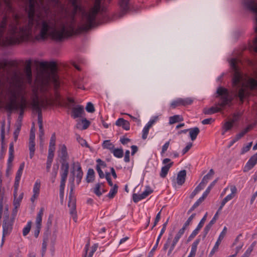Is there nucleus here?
I'll return each mask as SVG.
<instances>
[{
	"label": "nucleus",
	"mask_w": 257,
	"mask_h": 257,
	"mask_svg": "<svg viewBox=\"0 0 257 257\" xmlns=\"http://www.w3.org/2000/svg\"><path fill=\"white\" fill-rule=\"evenodd\" d=\"M68 1L71 5L72 10L70 13L65 11L66 18L62 22L61 31L56 30L55 24L50 21H42L40 32H77L75 31V15L78 12L81 13L82 16V22L80 29L88 31L95 26L97 15L104 10L101 6L102 0H95L94 6L89 13H86L84 11L79 4L78 0Z\"/></svg>",
	"instance_id": "f257e3e1"
},
{
	"label": "nucleus",
	"mask_w": 257,
	"mask_h": 257,
	"mask_svg": "<svg viewBox=\"0 0 257 257\" xmlns=\"http://www.w3.org/2000/svg\"><path fill=\"white\" fill-rule=\"evenodd\" d=\"M237 62L235 58L231 59L229 62L231 68L233 71L232 85L234 97L238 98L240 104H242L244 99L249 95L247 88L257 89V81L246 76H244L240 71Z\"/></svg>",
	"instance_id": "f03ea898"
},
{
	"label": "nucleus",
	"mask_w": 257,
	"mask_h": 257,
	"mask_svg": "<svg viewBox=\"0 0 257 257\" xmlns=\"http://www.w3.org/2000/svg\"><path fill=\"white\" fill-rule=\"evenodd\" d=\"M21 86L18 83L12 84L7 90L6 94L8 97L9 102L6 104L5 108L8 111V116H10L13 110H20L19 115L16 124L22 125L23 114L27 107V101L23 97L21 102L18 104L17 100L21 90Z\"/></svg>",
	"instance_id": "7ed1b4c3"
},
{
	"label": "nucleus",
	"mask_w": 257,
	"mask_h": 257,
	"mask_svg": "<svg viewBox=\"0 0 257 257\" xmlns=\"http://www.w3.org/2000/svg\"><path fill=\"white\" fill-rule=\"evenodd\" d=\"M32 33H0V46L8 47L28 41Z\"/></svg>",
	"instance_id": "20e7f679"
},
{
	"label": "nucleus",
	"mask_w": 257,
	"mask_h": 257,
	"mask_svg": "<svg viewBox=\"0 0 257 257\" xmlns=\"http://www.w3.org/2000/svg\"><path fill=\"white\" fill-rule=\"evenodd\" d=\"M79 33H38L36 39L38 41H44L48 38L57 42H61L65 40L72 39L77 37Z\"/></svg>",
	"instance_id": "39448f33"
},
{
	"label": "nucleus",
	"mask_w": 257,
	"mask_h": 257,
	"mask_svg": "<svg viewBox=\"0 0 257 257\" xmlns=\"http://www.w3.org/2000/svg\"><path fill=\"white\" fill-rule=\"evenodd\" d=\"M59 157L60 158L61 163L60 176H68L69 169V164L68 162L69 157L67 148L65 145L62 146L59 154Z\"/></svg>",
	"instance_id": "423d86ee"
},
{
	"label": "nucleus",
	"mask_w": 257,
	"mask_h": 257,
	"mask_svg": "<svg viewBox=\"0 0 257 257\" xmlns=\"http://www.w3.org/2000/svg\"><path fill=\"white\" fill-rule=\"evenodd\" d=\"M217 94L220 96L221 102L219 105L221 107H225L226 105L231 102L233 98L230 95L227 89L223 87H219L216 91Z\"/></svg>",
	"instance_id": "0eeeda50"
},
{
	"label": "nucleus",
	"mask_w": 257,
	"mask_h": 257,
	"mask_svg": "<svg viewBox=\"0 0 257 257\" xmlns=\"http://www.w3.org/2000/svg\"><path fill=\"white\" fill-rule=\"evenodd\" d=\"M242 5L245 9L255 14L254 32H257V0H243Z\"/></svg>",
	"instance_id": "6e6552de"
},
{
	"label": "nucleus",
	"mask_w": 257,
	"mask_h": 257,
	"mask_svg": "<svg viewBox=\"0 0 257 257\" xmlns=\"http://www.w3.org/2000/svg\"><path fill=\"white\" fill-rule=\"evenodd\" d=\"M13 221L9 218L8 213H5L3 223V233L4 236H7L10 234L13 228Z\"/></svg>",
	"instance_id": "1a4fd4ad"
},
{
	"label": "nucleus",
	"mask_w": 257,
	"mask_h": 257,
	"mask_svg": "<svg viewBox=\"0 0 257 257\" xmlns=\"http://www.w3.org/2000/svg\"><path fill=\"white\" fill-rule=\"evenodd\" d=\"M28 7L26 9L27 13L29 23H33L35 21V6L37 2L36 0H28Z\"/></svg>",
	"instance_id": "9d476101"
},
{
	"label": "nucleus",
	"mask_w": 257,
	"mask_h": 257,
	"mask_svg": "<svg viewBox=\"0 0 257 257\" xmlns=\"http://www.w3.org/2000/svg\"><path fill=\"white\" fill-rule=\"evenodd\" d=\"M193 101V99L190 97L185 98H178L171 102L170 106L174 109L178 106L190 105L192 103Z\"/></svg>",
	"instance_id": "9b49d317"
},
{
	"label": "nucleus",
	"mask_w": 257,
	"mask_h": 257,
	"mask_svg": "<svg viewBox=\"0 0 257 257\" xmlns=\"http://www.w3.org/2000/svg\"><path fill=\"white\" fill-rule=\"evenodd\" d=\"M31 65V60L29 59L26 61V66L24 69L25 79L29 84H31L32 82Z\"/></svg>",
	"instance_id": "f8f14e48"
},
{
	"label": "nucleus",
	"mask_w": 257,
	"mask_h": 257,
	"mask_svg": "<svg viewBox=\"0 0 257 257\" xmlns=\"http://www.w3.org/2000/svg\"><path fill=\"white\" fill-rule=\"evenodd\" d=\"M227 229V227L226 226H224L222 231L220 233L218 239L216 241L214 247H213L212 249L211 250L209 253L210 256H212L215 253V252L217 251L219 245L220 244L221 240L224 238L226 233Z\"/></svg>",
	"instance_id": "ddd939ff"
},
{
	"label": "nucleus",
	"mask_w": 257,
	"mask_h": 257,
	"mask_svg": "<svg viewBox=\"0 0 257 257\" xmlns=\"http://www.w3.org/2000/svg\"><path fill=\"white\" fill-rule=\"evenodd\" d=\"M169 220V218H168V219L166 220V221L163 224V227L160 231V233L159 236L157 237L156 242L155 244L154 245V246H153V248L151 249V250L150 251V252L149 253V257H151L153 255L154 252L157 249V248L158 246V244L160 241V240L162 235L164 234V233L165 232V231L166 230V226L168 224Z\"/></svg>",
	"instance_id": "4468645a"
},
{
	"label": "nucleus",
	"mask_w": 257,
	"mask_h": 257,
	"mask_svg": "<svg viewBox=\"0 0 257 257\" xmlns=\"http://www.w3.org/2000/svg\"><path fill=\"white\" fill-rule=\"evenodd\" d=\"M83 113H84L83 106L81 105H77L72 108L71 115L73 118H76L81 117Z\"/></svg>",
	"instance_id": "2eb2a0df"
},
{
	"label": "nucleus",
	"mask_w": 257,
	"mask_h": 257,
	"mask_svg": "<svg viewBox=\"0 0 257 257\" xmlns=\"http://www.w3.org/2000/svg\"><path fill=\"white\" fill-rule=\"evenodd\" d=\"M257 163V153L252 156L246 164L244 171L251 169Z\"/></svg>",
	"instance_id": "dca6fc26"
},
{
	"label": "nucleus",
	"mask_w": 257,
	"mask_h": 257,
	"mask_svg": "<svg viewBox=\"0 0 257 257\" xmlns=\"http://www.w3.org/2000/svg\"><path fill=\"white\" fill-rule=\"evenodd\" d=\"M68 206L70 207V213L73 220L77 221V216L76 210V205L74 201H70L68 203Z\"/></svg>",
	"instance_id": "f3484780"
},
{
	"label": "nucleus",
	"mask_w": 257,
	"mask_h": 257,
	"mask_svg": "<svg viewBox=\"0 0 257 257\" xmlns=\"http://www.w3.org/2000/svg\"><path fill=\"white\" fill-rule=\"evenodd\" d=\"M130 0H119V5L121 16L124 15L130 10Z\"/></svg>",
	"instance_id": "a211bd4d"
},
{
	"label": "nucleus",
	"mask_w": 257,
	"mask_h": 257,
	"mask_svg": "<svg viewBox=\"0 0 257 257\" xmlns=\"http://www.w3.org/2000/svg\"><path fill=\"white\" fill-rule=\"evenodd\" d=\"M67 178V176H61L59 195L61 200H63L64 197V188Z\"/></svg>",
	"instance_id": "6ab92c4d"
},
{
	"label": "nucleus",
	"mask_w": 257,
	"mask_h": 257,
	"mask_svg": "<svg viewBox=\"0 0 257 257\" xmlns=\"http://www.w3.org/2000/svg\"><path fill=\"white\" fill-rule=\"evenodd\" d=\"M186 171L185 170L180 171L177 177V183L179 185H182L185 181Z\"/></svg>",
	"instance_id": "aec40b11"
},
{
	"label": "nucleus",
	"mask_w": 257,
	"mask_h": 257,
	"mask_svg": "<svg viewBox=\"0 0 257 257\" xmlns=\"http://www.w3.org/2000/svg\"><path fill=\"white\" fill-rule=\"evenodd\" d=\"M214 174V170L212 169H211L209 170V172L203 177L201 182L200 183L201 185H202L204 187H205V185L208 183V181L212 178V177H213Z\"/></svg>",
	"instance_id": "412c9836"
},
{
	"label": "nucleus",
	"mask_w": 257,
	"mask_h": 257,
	"mask_svg": "<svg viewBox=\"0 0 257 257\" xmlns=\"http://www.w3.org/2000/svg\"><path fill=\"white\" fill-rule=\"evenodd\" d=\"M32 108L34 110H36L38 114H42L41 107L43 104H41L38 98L34 99L32 103Z\"/></svg>",
	"instance_id": "4be33fe9"
},
{
	"label": "nucleus",
	"mask_w": 257,
	"mask_h": 257,
	"mask_svg": "<svg viewBox=\"0 0 257 257\" xmlns=\"http://www.w3.org/2000/svg\"><path fill=\"white\" fill-rule=\"evenodd\" d=\"M76 164L77 165L76 180L77 184H79L81 182L83 173L82 172L80 163L79 162H77Z\"/></svg>",
	"instance_id": "5701e85b"
},
{
	"label": "nucleus",
	"mask_w": 257,
	"mask_h": 257,
	"mask_svg": "<svg viewBox=\"0 0 257 257\" xmlns=\"http://www.w3.org/2000/svg\"><path fill=\"white\" fill-rule=\"evenodd\" d=\"M48 234L49 233H46L43 238V242L42 244V249L41 251L42 257H44L47 250V244L49 240Z\"/></svg>",
	"instance_id": "b1692460"
},
{
	"label": "nucleus",
	"mask_w": 257,
	"mask_h": 257,
	"mask_svg": "<svg viewBox=\"0 0 257 257\" xmlns=\"http://www.w3.org/2000/svg\"><path fill=\"white\" fill-rule=\"evenodd\" d=\"M39 65L43 68H49L52 70H55L56 69V63L54 61H51L49 63L46 61H42L40 62Z\"/></svg>",
	"instance_id": "393cba45"
},
{
	"label": "nucleus",
	"mask_w": 257,
	"mask_h": 257,
	"mask_svg": "<svg viewBox=\"0 0 257 257\" xmlns=\"http://www.w3.org/2000/svg\"><path fill=\"white\" fill-rule=\"evenodd\" d=\"M173 162H172L162 167L160 174V176L161 178H164L166 177L170 168L173 166Z\"/></svg>",
	"instance_id": "a878e982"
},
{
	"label": "nucleus",
	"mask_w": 257,
	"mask_h": 257,
	"mask_svg": "<svg viewBox=\"0 0 257 257\" xmlns=\"http://www.w3.org/2000/svg\"><path fill=\"white\" fill-rule=\"evenodd\" d=\"M255 124H251L248 125L245 128H244L243 131H242L240 133L237 134L234 139L236 141L240 140L242 137L244 136V135L247 133L248 131H249L251 129H252L254 126Z\"/></svg>",
	"instance_id": "bb28decb"
},
{
	"label": "nucleus",
	"mask_w": 257,
	"mask_h": 257,
	"mask_svg": "<svg viewBox=\"0 0 257 257\" xmlns=\"http://www.w3.org/2000/svg\"><path fill=\"white\" fill-rule=\"evenodd\" d=\"M188 130L191 140L192 141H194L200 133L199 128L198 127H194L193 128H188Z\"/></svg>",
	"instance_id": "cd10ccee"
},
{
	"label": "nucleus",
	"mask_w": 257,
	"mask_h": 257,
	"mask_svg": "<svg viewBox=\"0 0 257 257\" xmlns=\"http://www.w3.org/2000/svg\"><path fill=\"white\" fill-rule=\"evenodd\" d=\"M221 111V108L217 107H211L209 108H204L203 112L205 114L210 115Z\"/></svg>",
	"instance_id": "c85d7f7f"
},
{
	"label": "nucleus",
	"mask_w": 257,
	"mask_h": 257,
	"mask_svg": "<svg viewBox=\"0 0 257 257\" xmlns=\"http://www.w3.org/2000/svg\"><path fill=\"white\" fill-rule=\"evenodd\" d=\"M5 138V120H4L2 123L1 130V142H2V147H1L2 152H4V144Z\"/></svg>",
	"instance_id": "c756f323"
},
{
	"label": "nucleus",
	"mask_w": 257,
	"mask_h": 257,
	"mask_svg": "<svg viewBox=\"0 0 257 257\" xmlns=\"http://www.w3.org/2000/svg\"><path fill=\"white\" fill-rule=\"evenodd\" d=\"M59 169V164H54L53 166L52 171L51 173L50 180L52 183H54L55 181V179L57 177L58 171Z\"/></svg>",
	"instance_id": "7c9ffc66"
},
{
	"label": "nucleus",
	"mask_w": 257,
	"mask_h": 257,
	"mask_svg": "<svg viewBox=\"0 0 257 257\" xmlns=\"http://www.w3.org/2000/svg\"><path fill=\"white\" fill-rule=\"evenodd\" d=\"M15 65V62L13 61L3 60L0 61V69H5L8 66H13Z\"/></svg>",
	"instance_id": "2f4dec72"
},
{
	"label": "nucleus",
	"mask_w": 257,
	"mask_h": 257,
	"mask_svg": "<svg viewBox=\"0 0 257 257\" xmlns=\"http://www.w3.org/2000/svg\"><path fill=\"white\" fill-rule=\"evenodd\" d=\"M205 198L203 196L200 197L193 205V206L189 209L187 212V214H190L196 208H197L205 199Z\"/></svg>",
	"instance_id": "473e14b6"
},
{
	"label": "nucleus",
	"mask_w": 257,
	"mask_h": 257,
	"mask_svg": "<svg viewBox=\"0 0 257 257\" xmlns=\"http://www.w3.org/2000/svg\"><path fill=\"white\" fill-rule=\"evenodd\" d=\"M94 179V171L93 169L89 168L88 170L86 180L87 183L92 182Z\"/></svg>",
	"instance_id": "72a5a7b5"
},
{
	"label": "nucleus",
	"mask_w": 257,
	"mask_h": 257,
	"mask_svg": "<svg viewBox=\"0 0 257 257\" xmlns=\"http://www.w3.org/2000/svg\"><path fill=\"white\" fill-rule=\"evenodd\" d=\"M44 208H41L37 214L36 220V226L41 227L42 216L43 215Z\"/></svg>",
	"instance_id": "f704fd0d"
},
{
	"label": "nucleus",
	"mask_w": 257,
	"mask_h": 257,
	"mask_svg": "<svg viewBox=\"0 0 257 257\" xmlns=\"http://www.w3.org/2000/svg\"><path fill=\"white\" fill-rule=\"evenodd\" d=\"M102 147L103 149L109 150L111 152L114 148V145L110 142V140H108L103 141L102 144Z\"/></svg>",
	"instance_id": "c9c22d12"
},
{
	"label": "nucleus",
	"mask_w": 257,
	"mask_h": 257,
	"mask_svg": "<svg viewBox=\"0 0 257 257\" xmlns=\"http://www.w3.org/2000/svg\"><path fill=\"white\" fill-rule=\"evenodd\" d=\"M235 121V119H232L230 121H226L222 126V130H224V132H227L231 130L232 128L233 124Z\"/></svg>",
	"instance_id": "e433bc0d"
},
{
	"label": "nucleus",
	"mask_w": 257,
	"mask_h": 257,
	"mask_svg": "<svg viewBox=\"0 0 257 257\" xmlns=\"http://www.w3.org/2000/svg\"><path fill=\"white\" fill-rule=\"evenodd\" d=\"M218 181V178L214 180L213 182H212L208 186V187L207 188L205 192L203 193L202 196H203L205 198H206V197L208 196L209 193H210L211 189L214 187L215 184L216 183V182Z\"/></svg>",
	"instance_id": "4c0bfd02"
},
{
	"label": "nucleus",
	"mask_w": 257,
	"mask_h": 257,
	"mask_svg": "<svg viewBox=\"0 0 257 257\" xmlns=\"http://www.w3.org/2000/svg\"><path fill=\"white\" fill-rule=\"evenodd\" d=\"M183 120V118L179 115H174L169 118V124H172Z\"/></svg>",
	"instance_id": "58836bf2"
},
{
	"label": "nucleus",
	"mask_w": 257,
	"mask_h": 257,
	"mask_svg": "<svg viewBox=\"0 0 257 257\" xmlns=\"http://www.w3.org/2000/svg\"><path fill=\"white\" fill-rule=\"evenodd\" d=\"M114 157L117 158H121L123 157V151L122 149H115L114 148L111 151Z\"/></svg>",
	"instance_id": "ea45409f"
},
{
	"label": "nucleus",
	"mask_w": 257,
	"mask_h": 257,
	"mask_svg": "<svg viewBox=\"0 0 257 257\" xmlns=\"http://www.w3.org/2000/svg\"><path fill=\"white\" fill-rule=\"evenodd\" d=\"M256 244V241H254L251 245L249 246V247L247 249L245 252L244 253L243 255L244 257H249L251 252L253 250L254 246Z\"/></svg>",
	"instance_id": "a19ab883"
},
{
	"label": "nucleus",
	"mask_w": 257,
	"mask_h": 257,
	"mask_svg": "<svg viewBox=\"0 0 257 257\" xmlns=\"http://www.w3.org/2000/svg\"><path fill=\"white\" fill-rule=\"evenodd\" d=\"M204 186L201 185L200 183L195 188L193 191L191 193L190 195V198L193 199L195 195L201 190L204 188Z\"/></svg>",
	"instance_id": "79ce46f5"
},
{
	"label": "nucleus",
	"mask_w": 257,
	"mask_h": 257,
	"mask_svg": "<svg viewBox=\"0 0 257 257\" xmlns=\"http://www.w3.org/2000/svg\"><path fill=\"white\" fill-rule=\"evenodd\" d=\"M117 189L118 186L117 185L115 184L113 187L110 189V190L107 196L110 199L113 198L117 192Z\"/></svg>",
	"instance_id": "37998d69"
},
{
	"label": "nucleus",
	"mask_w": 257,
	"mask_h": 257,
	"mask_svg": "<svg viewBox=\"0 0 257 257\" xmlns=\"http://www.w3.org/2000/svg\"><path fill=\"white\" fill-rule=\"evenodd\" d=\"M29 149L30 151V158L32 159L35 152V142H29Z\"/></svg>",
	"instance_id": "c03bdc74"
},
{
	"label": "nucleus",
	"mask_w": 257,
	"mask_h": 257,
	"mask_svg": "<svg viewBox=\"0 0 257 257\" xmlns=\"http://www.w3.org/2000/svg\"><path fill=\"white\" fill-rule=\"evenodd\" d=\"M40 186H41L40 181L39 180H37L36 181V182L34 185V187H33V189L34 194H38V195L39 194Z\"/></svg>",
	"instance_id": "a18cd8bd"
},
{
	"label": "nucleus",
	"mask_w": 257,
	"mask_h": 257,
	"mask_svg": "<svg viewBox=\"0 0 257 257\" xmlns=\"http://www.w3.org/2000/svg\"><path fill=\"white\" fill-rule=\"evenodd\" d=\"M103 185V183H97L95 185L94 188L93 192L98 197L102 195V192L100 191V187Z\"/></svg>",
	"instance_id": "49530a36"
},
{
	"label": "nucleus",
	"mask_w": 257,
	"mask_h": 257,
	"mask_svg": "<svg viewBox=\"0 0 257 257\" xmlns=\"http://www.w3.org/2000/svg\"><path fill=\"white\" fill-rule=\"evenodd\" d=\"M200 229H201L200 228H198L197 226V227L192 231V232L191 233V234L189 236V237L187 239V241L189 242V241H191L196 236V235L198 233V232Z\"/></svg>",
	"instance_id": "de8ad7c7"
},
{
	"label": "nucleus",
	"mask_w": 257,
	"mask_h": 257,
	"mask_svg": "<svg viewBox=\"0 0 257 257\" xmlns=\"http://www.w3.org/2000/svg\"><path fill=\"white\" fill-rule=\"evenodd\" d=\"M16 128L15 129L14 132V139L15 142H16L18 140V138L19 136V135L20 134L21 128V124H16Z\"/></svg>",
	"instance_id": "09e8293b"
},
{
	"label": "nucleus",
	"mask_w": 257,
	"mask_h": 257,
	"mask_svg": "<svg viewBox=\"0 0 257 257\" xmlns=\"http://www.w3.org/2000/svg\"><path fill=\"white\" fill-rule=\"evenodd\" d=\"M153 192V190L150 188L149 187H147L146 190L141 193L142 198L145 199L149 195L151 194Z\"/></svg>",
	"instance_id": "8fccbe9b"
},
{
	"label": "nucleus",
	"mask_w": 257,
	"mask_h": 257,
	"mask_svg": "<svg viewBox=\"0 0 257 257\" xmlns=\"http://www.w3.org/2000/svg\"><path fill=\"white\" fill-rule=\"evenodd\" d=\"M31 221H29L27 225L23 228V235L24 236H26L29 233L31 228Z\"/></svg>",
	"instance_id": "3c124183"
},
{
	"label": "nucleus",
	"mask_w": 257,
	"mask_h": 257,
	"mask_svg": "<svg viewBox=\"0 0 257 257\" xmlns=\"http://www.w3.org/2000/svg\"><path fill=\"white\" fill-rule=\"evenodd\" d=\"M76 140L82 146H85L86 147H89L86 141L79 135H76Z\"/></svg>",
	"instance_id": "603ef678"
},
{
	"label": "nucleus",
	"mask_w": 257,
	"mask_h": 257,
	"mask_svg": "<svg viewBox=\"0 0 257 257\" xmlns=\"http://www.w3.org/2000/svg\"><path fill=\"white\" fill-rule=\"evenodd\" d=\"M200 241V238L196 239L192 244L191 245V251H193L194 252H196L198 244Z\"/></svg>",
	"instance_id": "864d4df0"
},
{
	"label": "nucleus",
	"mask_w": 257,
	"mask_h": 257,
	"mask_svg": "<svg viewBox=\"0 0 257 257\" xmlns=\"http://www.w3.org/2000/svg\"><path fill=\"white\" fill-rule=\"evenodd\" d=\"M150 127H149L148 126L145 125L143 130V131H142V139L143 140H146L147 137H148V134H149V130H150Z\"/></svg>",
	"instance_id": "5fc2aeb1"
},
{
	"label": "nucleus",
	"mask_w": 257,
	"mask_h": 257,
	"mask_svg": "<svg viewBox=\"0 0 257 257\" xmlns=\"http://www.w3.org/2000/svg\"><path fill=\"white\" fill-rule=\"evenodd\" d=\"M55 150V147H49L48 150V155L47 157V159L53 160V157L54 156V151Z\"/></svg>",
	"instance_id": "6e6d98bb"
},
{
	"label": "nucleus",
	"mask_w": 257,
	"mask_h": 257,
	"mask_svg": "<svg viewBox=\"0 0 257 257\" xmlns=\"http://www.w3.org/2000/svg\"><path fill=\"white\" fill-rule=\"evenodd\" d=\"M85 108L86 111L88 112L92 113L95 111L94 105L90 102L87 103Z\"/></svg>",
	"instance_id": "4d7b16f0"
},
{
	"label": "nucleus",
	"mask_w": 257,
	"mask_h": 257,
	"mask_svg": "<svg viewBox=\"0 0 257 257\" xmlns=\"http://www.w3.org/2000/svg\"><path fill=\"white\" fill-rule=\"evenodd\" d=\"M212 226V225L209 223H208V224H207L205 226V227H204V230H203V238L206 237L207 234H208V232L210 230Z\"/></svg>",
	"instance_id": "13d9d810"
},
{
	"label": "nucleus",
	"mask_w": 257,
	"mask_h": 257,
	"mask_svg": "<svg viewBox=\"0 0 257 257\" xmlns=\"http://www.w3.org/2000/svg\"><path fill=\"white\" fill-rule=\"evenodd\" d=\"M56 136L55 133H53L50 138L49 147H55Z\"/></svg>",
	"instance_id": "bf43d9fd"
},
{
	"label": "nucleus",
	"mask_w": 257,
	"mask_h": 257,
	"mask_svg": "<svg viewBox=\"0 0 257 257\" xmlns=\"http://www.w3.org/2000/svg\"><path fill=\"white\" fill-rule=\"evenodd\" d=\"M141 194H138L137 193H134L133 194V201L135 203H137L139 201H140V200L143 199V198H142V197H141Z\"/></svg>",
	"instance_id": "052dcab7"
},
{
	"label": "nucleus",
	"mask_w": 257,
	"mask_h": 257,
	"mask_svg": "<svg viewBox=\"0 0 257 257\" xmlns=\"http://www.w3.org/2000/svg\"><path fill=\"white\" fill-rule=\"evenodd\" d=\"M121 121L123 122V123H121V126L122 128L126 131L129 130L130 128V122L125 119Z\"/></svg>",
	"instance_id": "680f3d73"
},
{
	"label": "nucleus",
	"mask_w": 257,
	"mask_h": 257,
	"mask_svg": "<svg viewBox=\"0 0 257 257\" xmlns=\"http://www.w3.org/2000/svg\"><path fill=\"white\" fill-rule=\"evenodd\" d=\"M196 213H193L187 220V221L184 224L185 227H187L191 223L192 220L195 217Z\"/></svg>",
	"instance_id": "e2e57ef3"
},
{
	"label": "nucleus",
	"mask_w": 257,
	"mask_h": 257,
	"mask_svg": "<svg viewBox=\"0 0 257 257\" xmlns=\"http://www.w3.org/2000/svg\"><path fill=\"white\" fill-rule=\"evenodd\" d=\"M21 179L15 178V184H14V195L15 196L17 193V190L19 186V183Z\"/></svg>",
	"instance_id": "0e129e2a"
},
{
	"label": "nucleus",
	"mask_w": 257,
	"mask_h": 257,
	"mask_svg": "<svg viewBox=\"0 0 257 257\" xmlns=\"http://www.w3.org/2000/svg\"><path fill=\"white\" fill-rule=\"evenodd\" d=\"M82 123L83 124L82 130H86L89 126L90 122L89 120L84 118L82 120Z\"/></svg>",
	"instance_id": "69168bd1"
},
{
	"label": "nucleus",
	"mask_w": 257,
	"mask_h": 257,
	"mask_svg": "<svg viewBox=\"0 0 257 257\" xmlns=\"http://www.w3.org/2000/svg\"><path fill=\"white\" fill-rule=\"evenodd\" d=\"M207 216V213H206L204 215V216H203V217L201 219V220L199 222V224H198L197 227L198 228L201 229L203 227V226L204 224V222L206 220Z\"/></svg>",
	"instance_id": "338daca9"
},
{
	"label": "nucleus",
	"mask_w": 257,
	"mask_h": 257,
	"mask_svg": "<svg viewBox=\"0 0 257 257\" xmlns=\"http://www.w3.org/2000/svg\"><path fill=\"white\" fill-rule=\"evenodd\" d=\"M158 119V116H155L154 118L151 119L149 122L146 124V126L151 128L152 126L154 124V123Z\"/></svg>",
	"instance_id": "774afa93"
}]
</instances>
